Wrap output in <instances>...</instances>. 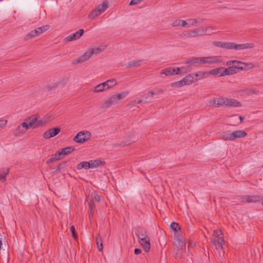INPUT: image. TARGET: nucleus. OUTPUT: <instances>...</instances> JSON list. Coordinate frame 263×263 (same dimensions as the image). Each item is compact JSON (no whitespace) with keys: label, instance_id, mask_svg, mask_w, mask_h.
<instances>
[{"label":"nucleus","instance_id":"f257e3e1","mask_svg":"<svg viewBox=\"0 0 263 263\" xmlns=\"http://www.w3.org/2000/svg\"><path fill=\"white\" fill-rule=\"evenodd\" d=\"M212 29L211 27H207L204 29L203 27H200L192 30L185 31L181 33L179 36L181 39L192 38L204 34L206 31Z\"/></svg>","mask_w":263,"mask_h":263},{"label":"nucleus","instance_id":"f03ea898","mask_svg":"<svg viewBox=\"0 0 263 263\" xmlns=\"http://www.w3.org/2000/svg\"><path fill=\"white\" fill-rule=\"evenodd\" d=\"M102 49L99 47L95 48H90L86 51L83 55L79 58L74 59L72 62V64H77L82 63L88 60L93 54H98L101 52Z\"/></svg>","mask_w":263,"mask_h":263},{"label":"nucleus","instance_id":"7ed1b4c3","mask_svg":"<svg viewBox=\"0 0 263 263\" xmlns=\"http://www.w3.org/2000/svg\"><path fill=\"white\" fill-rule=\"evenodd\" d=\"M253 47V44L251 43L236 44L233 42H224L223 48L240 50L245 49L252 48Z\"/></svg>","mask_w":263,"mask_h":263},{"label":"nucleus","instance_id":"20e7f679","mask_svg":"<svg viewBox=\"0 0 263 263\" xmlns=\"http://www.w3.org/2000/svg\"><path fill=\"white\" fill-rule=\"evenodd\" d=\"M239 64H246L244 63L240 62L237 60H232L228 61L226 63L227 66H228V68H226L227 70L228 75H232L233 74L238 72V66Z\"/></svg>","mask_w":263,"mask_h":263},{"label":"nucleus","instance_id":"39448f33","mask_svg":"<svg viewBox=\"0 0 263 263\" xmlns=\"http://www.w3.org/2000/svg\"><path fill=\"white\" fill-rule=\"evenodd\" d=\"M240 200L242 202L246 203H255L260 202L261 205L263 206V197L258 195L249 196L245 195L240 197Z\"/></svg>","mask_w":263,"mask_h":263},{"label":"nucleus","instance_id":"423d86ee","mask_svg":"<svg viewBox=\"0 0 263 263\" xmlns=\"http://www.w3.org/2000/svg\"><path fill=\"white\" fill-rule=\"evenodd\" d=\"M91 134L87 131L79 132L73 138V140L79 143H83L87 141L90 138Z\"/></svg>","mask_w":263,"mask_h":263},{"label":"nucleus","instance_id":"0eeeda50","mask_svg":"<svg viewBox=\"0 0 263 263\" xmlns=\"http://www.w3.org/2000/svg\"><path fill=\"white\" fill-rule=\"evenodd\" d=\"M221 62L220 57L218 56L200 57V65H211Z\"/></svg>","mask_w":263,"mask_h":263},{"label":"nucleus","instance_id":"6e6552de","mask_svg":"<svg viewBox=\"0 0 263 263\" xmlns=\"http://www.w3.org/2000/svg\"><path fill=\"white\" fill-rule=\"evenodd\" d=\"M61 131V129L59 127H55L51 128L43 134V137L45 139H49L57 136Z\"/></svg>","mask_w":263,"mask_h":263},{"label":"nucleus","instance_id":"1a4fd4ad","mask_svg":"<svg viewBox=\"0 0 263 263\" xmlns=\"http://www.w3.org/2000/svg\"><path fill=\"white\" fill-rule=\"evenodd\" d=\"M84 32V30L83 29H81L76 32L69 35L67 37H66L64 40L67 41L69 42L77 40L81 37V36L83 34Z\"/></svg>","mask_w":263,"mask_h":263},{"label":"nucleus","instance_id":"9d476101","mask_svg":"<svg viewBox=\"0 0 263 263\" xmlns=\"http://www.w3.org/2000/svg\"><path fill=\"white\" fill-rule=\"evenodd\" d=\"M227 72L228 71L226 70V68L223 67H219L212 69L209 72V73L212 75L221 77L228 75Z\"/></svg>","mask_w":263,"mask_h":263},{"label":"nucleus","instance_id":"9b49d317","mask_svg":"<svg viewBox=\"0 0 263 263\" xmlns=\"http://www.w3.org/2000/svg\"><path fill=\"white\" fill-rule=\"evenodd\" d=\"M118 102V99L116 95L111 96L108 100H106L102 105V107L108 108V107L116 104Z\"/></svg>","mask_w":263,"mask_h":263},{"label":"nucleus","instance_id":"f8f14e48","mask_svg":"<svg viewBox=\"0 0 263 263\" xmlns=\"http://www.w3.org/2000/svg\"><path fill=\"white\" fill-rule=\"evenodd\" d=\"M225 107H240L241 103L233 98H226Z\"/></svg>","mask_w":263,"mask_h":263},{"label":"nucleus","instance_id":"ddd939ff","mask_svg":"<svg viewBox=\"0 0 263 263\" xmlns=\"http://www.w3.org/2000/svg\"><path fill=\"white\" fill-rule=\"evenodd\" d=\"M231 133L232 137V141H234L237 138H241L245 137L247 135V133L246 132L241 130L233 131Z\"/></svg>","mask_w":263,"mask_h":263},{"label":"nucleus","instance_id":"4468645a","mask_svg":"<svg viewBox=\"0 0 263 263\" xmlns=\"http://www.w3.org/2000/svg\"><path fill=\"white\" fill-rule=\"evenodd\" d=\"M139 243L142 246L144 250L146 252H149L150 250V241L148 237L139 239Z\"/></svg>","mask_w":263,"mask_h":263},{"label":"nucleus","instance_id":"2eb2a0df","mask_svg":"<svg viewBox=\"0 0 263 263\" xmlns=\"http://www.w3.org/2000/svg\"><path fill=\"white\" fill-rule=\"evenodd\" d=\"M136 235L139 239L148 237L146 230L141 227H138L136 229Z\"/></svg>","mask_w":263,"mask_h":263},{"label":"nucleus","instance_id":"dca6fc26","mask_svg":"<svg viewBox=\"0 0 263 263\" xmlns=\"http://www.w3.org/2000/svg\"><path fill=\"white\" fill-rule=\"evenodd\" d=\"M185 64L187 65V68H190L192 66H195L197 65H200V57L193 58L192 59L186 61Z\"/></svg>","mask_w":263,"mask_h":263},{"label":"nucleus","instance_id":"f3484780","mask_svg":"<svg viewBox=\"0 0 263 263\" xmlns=\"http://www.w3.org/2000/svg\"><path fill=\"white\" fill-rule=\"evenodd\" d=\"M9 168H2L0 169V181L5 182L6 181V176L9 174Z\"/></svg>","mask_w":263,"mask_h":263},{"label":"nucleus","instance_id":"a211bd4d","mask_svg":"<svg viewBox=\"0 0 263 263\" xmlns=\"http://www.w3.org/2000/svg\"><path fill=\"white\" fill-rule=\"evenodd\" d=\"M62 158L60 151L57 152L54 154L52 155L51 157L47 160V164L51 163V162L59 160Z\"/></svg>","mask_w":263,"mask_h":263},{"label":"nucleus","instance_id":"6ab92c4d","mask_svg":"<svg viewBox=\"0 0 263 263\" xmlns=\"http://www.w3.org/2000/svg\"><path fill=\"white\" fill-rule=\"evenodd\" d=\"M161 74H164L166 76L175 75L176 73V69L171 67L165 68L161 71Z\"/></svg>","mask_w":263,"mask_h":263},{"label":"nucleus","instance_id":"aec40b11","mask_svg":"<svg viewBox=\"0 0 263 263\" xmlns=\"http://www.w3.org/2000/svg\"><path fill=\"white\" fill-rule=\"evenodd\" d=\"M194 77L192 74H189L182 79V81L185 85L191 84L194 80Z\"/></svg>","mask_w":263,"mask_h":263},{"label":"nucleus","instance_id":"412c9836","mask_svg":"<svg viewBox=\"0 0 263 263\" xmlns=\"http://www.w3.org/2000/svg\"><path fill=\"white\" fill-rule=\"evenodd\" d=\"M219 139L221 140H223L224 141H232V137L231 133L230 131H228L227 132H223L221 134L219 137Z\"/></svg>","mask_w":263,"mask_h":263},{"label":"nucleus","instance_id":"4be33fe9","mask_svg":"<svg viewBox=\"0 0 263 263\" xmlns=\"http://www.w3.org/2000/svg\"><path fill=\"white\" fill-rule=\"evenodd\" d=\"M88 163L90 164L89 168H92L95 167H97L102 164L104 163V161H102L99 159L92 160L88 161Z\"/></svg>","mask_w":263,"mask_h":263},{"label":"nucleus","instance_id":"5701e85b","mask_svg":"<svg viewBox=\"0 0 263 263\" xmlns=\"http://www.w3.org/2000/svg\"><path fill=\"white\" fill-rule=\"evenodd\" d=\"M37 118L35 115L31 116V117L27 118L26 119V121L28 122L30 126L34 128L37 122Z\"/></svg>","mask_w":263,"mask_h":263},{"label":"nucleus","instance_id":"b1692460","mask_svg":"<svg viewBox=\"0 0 263 263\" xmlns=\"http://www.w3.org/2000/svg\"><path fill=\"white\" fill-rule=\"evenodd\" d=\"M142 60L131 61L125 64V66L127 68H132L133 67H138L141 64Z\"/></svg>","mask_w":263,"mask_h":263},{"label":"nucleus","instance_id":"393cba45","mask_svg":"<svg viewBox=\"0 0 263 263\" xmlns=\"http://www.w3.org/2000/svg\"><path fill=\"white\" fill-rule=\"evenodd\" d=\"M90 167V164L87 161H83L78 164L77 165V168L78 170H80L82 168L86 170L89 169Z\"/></svg>","mask_w":263,"mask_h":263},{"label":"nucleus","instance_id":"a878e982","mask_svg":"<svg viewBox=\"0 0 263 263\" xmlns=\"http://www.w3.org/2000/svg\"><path fill=\"white\" fill-rule=\"evenodd\" d=\"M108 6L106 2H104L102 4L99 5L96 8V10L98 11L99 13L101 14L103 11H104L107 8Z\"/></svg>","mask_w":263,"mask_h":263},{"label":"nucleus","instance_id":"bb28decb","mask_svg":"<svg viewBox=\"0 0 263 263\" xmlns=\"http://www.w3.org/2000/svg\"><path fill=\"white\" fill-rule=\"evenodd\" d=\"M189 68H186L185 67H177L176 69V74H184L190 71Z\"/></svg>","mask_w":263,"mask_h":263},{"label":"nucleus","instance_id":"cd10ccee","mask_svg":"<svg viewBox=\"0 0 263 263\" xmlns=\"http://www.w3.org/2000/svg\"><path fill=\"white\" fill-rule=\"evenodd\" d=\"M226 97H219L216 99V107H225Z\"/></svg>","mask_w":263,"mask_h":263},{"label":"nucleus","instance_id":"c85d7f7f","mask_svg":"<svg viewBox=\"0 0 263 263\" xmlns=\"http://www.w3.org/2000/svg\"><path fill=\"white\" fill-rule=\"evenodd\" d=\"M30 127V126L29 125L28 122H26L25 121L18 126V129L21 131L22 132H25L26 130L29 129Z\"/></svg>","mask_w":263,"mask_h":263},{"label":"nucleus","instance_id":"c756f323","mask_svg":"<svg viewBox=\"0 0 263 263\" xmlns=\"http://www.w3.org/2000/svg\"><path fill=\"white\" fill-rule=\"evenodd\" d=\"M96 244L97 245L98 250L100 252L102 251V249H103L102 240V237H100L99 234L98 235V236L97 237H96Z\"/></svg>","mask_w":263,"mask_h":263},{"label":"nucleus","instance_id":"7c9ffc66","mask_svg":"<svg viewBox=\"0 0 263 263\" xmlns=\"http://www.w3.org/2000/svg\"><path fill=\"white\" fill-rule=\"evenodd\" d=\"M170 227L171 229L174 230L175 231V233H177L179 230H180L181 228L179 226V224L178 223H176L175 222H173L171 225Z\"/></svg>","mask_w":263,"mask_h":263},{"label":"nucleus","instance_id":"2f4dec72","mask_svg":"<svg viewBox=\"0 0 263 263\" xmlns=\"http://www.w3.org/2000/svg\"><path fill=\"white\" fill-rule=\"evenodd\" d=\"M70 232L71 233V235H72V236L73 238V239L75 240H78V235H77V233L76 232V229H75V227H74V226H71L70 227Z\"/></svg>","mask_w":263,"mask_h":263},{"label":"nucleus","instance_id":"473e14b6","mask_svg":"<svg viewBox=\"0 0 263 263\" xmlns=\"http://www.w3.org/2000/svg\"><path fill=\"white\" fill-rule=\"evenodd\" d=\"M106 90V88L104 87V84H102L101 83L97 85L95 89L93 90L94 92H102L104 90Z\"/></svg>","mask_w":263,"mask_h":263},{"label":"nucleus","instance_id":"72a5a7b5","mask_svg":"<svg viewBox=\"0 0 263 263\" xmlns=\"http://www.w3.org/2000/svg\"><path fill=\"white\" fill-rule=\"evenodd\" d=\"M162 91H163V90L161 89L155 88L153 90H149L148 93L152 95V96H153V95H159ZM151 98H153V96L151 97Z\"/></svg>","mask_w":263,"mask_h":263},{"label":"nucleus","instance_id":"f704fd0d","mask_svg":"<svg viewBox=\"0 0 263 263\" xmlns=\"http://www.w3.org/2000/svg\"><path fill=\"white\" fill-rule=\"evenodd\" d=\"M185 85L182 81V79L177 82H175L171 84V86L173 87H180L182 86Z\"/></svg>","mask_w":263,"mask_h":263},{"label":"nucleus","instance_id":"c9c22d12","mask_svg":"<svg viewBox=\"0 0 263 263\" xmlns=\"http://www.w3.org/2000/svg\"><path fill=\"white\" fill-rule=\"evenodd\" d=\"M68 165L67 161H63L62 162L59 164L57 168L55 169V171H60L61 169L64 168Z\"/></svg>","mask_w":263,"mask_h":263},{"label":"nucleus","instance_id":"e433bc0d","mask_svg":"<svg viewBox=\"0 0 263 263\" xmlns=\"http://www.w3.org/2000/svg\"><path fill=\"white\" fill-rule=\"evenodd\" d=\"M99 14L100 13H99L98 11H97L96 9H95L89 14L88 17L89 19H92Z\"/></svg>","mask_w":263,"mask_h":263},{"label":"nucleus","instance_id":"4c0bfd02","mask_svg":"<svg viewBox=\"0 0 263 263\" xmlns=\"http://www.w3.org/2000/svg\"><path fill=\"white\" fill-rule=\"evenodd\" d=\"M174 239V240L178 241L179 242L183 241V239L182 237L179 234L178 232L177 233H175Z\"/></svg>","mask_w":263,"mask_h":263},{"label":"nucleus","instance_id":"58836bf2","mask_svg":"<svg viewBox=\"0 0 263 263\" xmlns=\"http://www.w3.org/2000/svg\"><path fill=\"white\" fill-rule=\"evenodd\" d=\"M50 28L48 25H46L37 28L41 34L48 30Z\"/></svg>","mask_w":263,"mask_h":263},{"label":"nucleus","instance_id":"ea45409f","mask_svg":"<svg viewBox=\"0 0 263 263\" xmlns=\"http://www.w3.org/2000/svg\"><path fill=\"white\" fill-rule=\"evenodd\" d=\"M36 36V35L34 34L33 30L30 31L29 32L25 37V40L26 41L29 40L30 39H31L32 38H34Z\"/></svg>","mask_w":263,"mask_h":263},{"label":"nucleus","instance_id":"a19ab883","mask_svg":"<svg viewBox=\"0 0 263 263\" xmlns=\"http://www.w3.org/2000/svg\"><path fill=\"white\" fill-rule=\"evenodd\" d=\"M128 93L126 92H122L119 94L116 95L118 99V101L125 98Z\"/></svg>","mask_w":263,"mask_h":263},{"label":"nucleus","instance_id":"79ce46f5","mask_svg":"<svg viewBox=\"0 0 263 263\" xmlns=\"http://www.w3.org/2000/svg\"><path fill=\"white\" fill-rule=\"evenodd\" d=\"M188 27L194 26L197 23V21L195 18L189 19L187 20Z\"/></svg>","mask_w":263,"mask_h":263},{"label":"nucleus","instance_id":"37998d69","mask_svg":"<svg viewBox=\"0 0 263 263\" xmlns=\"http://www.w3.org/2000/svg\"><path fill=\"white\" fill-rule=\"evenodd\" d=\"M74 149H75L74 147H73L72 146H69V147H66L65 148H64V149L65 150L66 155L72 153L74 150Z\"/></svg>","mask_w":263,"mask_h":263},{"label":"nucleus","instance_id":"c03bdc74","mask_svg":"<svg viewBox=\"0 0 263 263\" xmlns=\"http://www.w3.org/2000/svg\"><path fill=\"white\" fill-rule=\"evenodd\" d=\"M109 88L116 85V81L115 79H110L107 81Z\"/></svg>","mask_w":263,"mask_h":263},{"label":"nucleus","instance_id":"a18cd8bd","mask_svg":"<svg viewBox=\"0 0 263 263\" xmlns=\"http://www.w3.org/2000/svg\"><path fill=\"white\" fill-rule=\"evenodd\" d=\"M224 43V42L214 41L213 44L214 46H215L216 47L223 48Z\"/></svg>","mask_w":263,"mask_h":263},{"label":"nucleus","instance_id":"49530a36","mask_svg":"<svg viewBox=\"0 0 263 263\" xmlns=\"http://www.w3.org/2000/svg\"><path fill=\"white\" fill-rule=\"evenodd\" d=\"M206 73V72L199 71L198 72L195 74L196 77H199V78L196 79V81H197L198 80L200 79L201 78H202L203 76Z\"/></svg>","mask_w":263,"mask_h":263},{"label":"nucleus","instance_id":"de8ad7c7","mask_svg":"<svg viewBox=\"0 0 263 263\" xmlns=\"http://www.w3.org/2000/svg\"><path fill=\"white\" fill-rule=\"evenodd\" d=\"M88 206L89 211H92L94 210L95 208V205L92 200H91L88 201Z\"/></svg>","mask_w":263,"mask_h":263},{"label":"nucleus","instance_id":"09e8293b","mask_svg":"<svg viewBox=\"0 0 263 263\" xmlns=\"http://www.w3.org/2000/svg\"><path fill=\"white\" fill-rule=\"evenodd\" d=\"M224 239L223 237L219 238L217 240V245H218L221 248H222V245L224 244Z\"/></svg>","mask_w":263,"mask_h":263},{"label":"nucleus","instance_id":"8fccbe9b","mask_svg":"<svg viewBox=\"0 0 263 263\" xmlns=\"http://www.w3.org/2000/svg\"><path fill=\"white\" fill-rule=\"evenodd\" d=\"M133 142V141H130V140H127V141H122V142H121V143L119 144V145L121 147H124L125 146H128V145H130L131 143Z\"/></svg>","mask_w":263,"mask_h":263},{"label":"nucleus","instance_id":"3c124183","mask_svg":"<svg viewBox=\"0 0 263 263\" xmlns=\"http://www.w3.org/2000/svg\"><path fill=\"white\" fill-rule=\"evenodd\" d=\"M181 20H176L172 23V25L173 27H177L180 26Z\"/></svg>","mask_w":263,"mask_h":263},{"label":"nucleus","instance_id":"603ef678","mask_svg":"<svg viewBox=\"0 0 263 263\" xmlns=\"http://www.w3.org/2000/svg\"><path fill=\"white\" fill-rule=\"evenodd\" d=\"M208 104L209 105L214 106L216 107V99H213L212 100H210L208 101Z\"/></svg>","mask_w":263,"mask_h":263},{"label":"nucleus","instance_id":"864d4df0","mask_svg":"<svg viewBox=\"0 0 263 263\" xmlns=\"http://www.w3.org/2000/svg\"><path fill=\"white\" fill-rule=\"evenodd\" d=\"M143 0H132L129 3L130 5H136L141 2Z\"/></svg>","mask_w":263,"mask_h":263},{"label":"nucleus","instance_id":"5fc2aeb1","mask_svg":"<svg viewBox=\"0 0 263 263\" xmlns=\"http://www.w3.org/2000/svg\"><path fill=\"white\" fill-rule=\"evenodd\" d=\"M43 121L42 120H38L37 119V122L35 124L34 128H37L39 127L40 126H41L43 124Z\"/></svg>","mask_w":263,"mask_h":263},{"label":"nucleus","instance_id":"6e6d98bb","mask_svg":"<svg viewBox=\"0 0 263 263\" xmlns=\"http://www.w3.org/2000/svg\"><path fill=\"white\" fill-rule=\"evenodd\" d=\"M93 199L97 202H99L100 201V196L96 193H94Z\"/></svg>","mask_w":263,"mask_h":263},{"label":"nucleus","instance_id":"4d7b16f0","mask_svg":"<svg viewBox=\"0 0 263 263\" xmlns=\"http://www.w3.org/2000/svg\"><path fill=\"white\" fill-rule=\"evenodd\" d=\"M7 122V120H1L0 121V127L5 126Z\"/></svg>","mask_w":263,"mask_h":263},{"label":"nucleus","instance_id":"13d9d810","mask_svg":"<svg viewBox=\"0 0 263 263\" xmlns=\"http://www.w3.org/2000/svg\"><path fill=\"white\" fill-rule=\"evenodd\" d=\"M134 253L136 255H138L141 253V250L138 248L135 249Z\"/></svg>","mask_w":263,"mask_h":263},{"label":"nucleus","instance_id":"bf43d9fd","mask_svg":"<svg viewBox=\"0 0 263 263\" xmlns=\"http://www.w3.org/2000/svg\"><path fill=\"white\" fill-rule=\"evenodd\" d=\"M33 31H34V34L36 35V36H38V35L41 34V33L39 32V31L38 30L37 28L35 29L34 30H33Z\"/></svg>","mask_w":263,"mask_h":263},{"label":"nucleus","instance_id":"052dcab7","mask_svg":"<svg viewBox=\"0 0 263 263\" xmlns=\"http://www.w3.org/2000/svg\"><path fill=\"white\" fill-rule=\"evenodd\" d=\"M60 153H61V155L62 156V157L66 155V152H65V150L64 149V148H62L61 149V150L59 151Z\"/></svg>","mask_w":263,"mask_h":263},{"label":"nucleus","instance_id":"680f3d73","mask_svg":"<svg viewBox=\"0 0 263 263\" xmlns=\"http://www.w3.org/2000/svg\"><path fill=\"white\" fill-rule=\"evenodd\" d=\"M102 84H104V87L106 88V90L109 88V86H108V84L107 83V81L105 82L102 83Z\"/></svg>","mask_w":263,"mask_h":263},{"label":"nucleus","instance_id":"e2e57ef3","mask_svg":"<svg viewBox=\"0 0 263 263\" xmlns=\"http://www.w3.org/2000/svg\"><path fill=\"white\" fill-rule=\"evenodd\" d=\"M180 25L182 27H184L186 25H187V22H186L185 21L181 20Z\"/></svg>","mask_w":263,"mask_h":263},{"label":"nucleus","instance_id":"0e129e2a","mask_svg":"<svg viewBox=\"0 0 263 263\" xmlns=\"http://www.w3.org/2000/svg\"><path fill=\"white\" fill-rule=\"evenodd\" d=\"M246 69V67H243L242 66H238V68H237V70H238V72L239 71V70H245Z\"/></svg>","mask_w":263,"mask_h":263},{"label":"nucleus","instance_id":"69168bd1","mask_svg":"<svg viewBox=\"0 0 263 263\" xmlns=\"http://www.w3.org/2000/svg\"><path fill=\"white\" fill-rule=\"evenodd\" d=\"M217 239L218 238H213L212 239V241H213V243L214 245L216 246L217 245Z\"/></svg>","mask_w":263,"mask_h":263},{"label":"nucleus","instance_id":"338daca9","mask_svg":"<svg viewBox=\"0 0 263 263\" xmlns=\"http://www.w3.org/2000/svg\"><path fill=\"white\" fill-rule=\"evenodd\" d=\"M142 102H143L142 100H139L137 101H135V103H136V104H140V103H141Z\"/></svg>","mask_w":263,"mask_h":263},{"label":"nucleus","instance_id":"774afa93","mask_svg":"<svg viewBox=\"0 0 263 263\" xmlns=\"http://www.w3.org/2000/svg\"><path fill=\"white\" fill-rule=\"evenodd\" d=\"M212 28V29H209L207 31H206V32H205L204 34H205L207 32H208L209 33H210V34H212V32H210V30H213V27H211Z\"/></svg>","mask_w":263,"mask_h":263}]
</instances>
